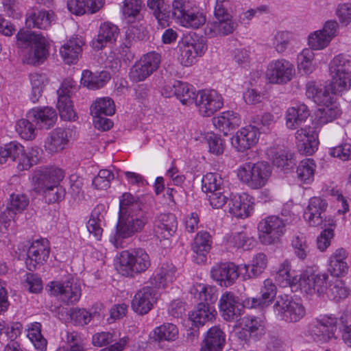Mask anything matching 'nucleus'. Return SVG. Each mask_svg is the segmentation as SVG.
<instances>
[{
  "label": "nucleus",
  "instance_id": "obj_1",
  "mask_svg": "<svg viewBox=\"0 0 351 351\" xmlns=\"http://www.w3.org/2000/svg\"><path fill=\"white\" fill-rule=\"evenodd\" d=\"M147 223L143 204L132 194L123 193L119 199L118 221L114 234L110 237V243L117 248L123 247L124 240L141 232Z\"/></svg>",
  "mask_w": 351,
  "mask_h": 351
},
{
  "label": "nucleus",
  "instance_id": "obj_2",
  "mask_svg": "<svg viewBox=\"0 0 351 351\" xmlns=\"http://www.w3.org/2000/svg\"><path fill=\"white\" fill-rule=\"evenodd\" d=\"M328 275L326 273H315L312 269H306L300 274L291 271L289 261L282 262L275 276L276 283L281 287H290L293 291L300 290L308 295L317 293L321 295L326 290Z\"/></svg>",
  "mask_w": 351,
  "mask_h": 351
},
{
  "label": "nucleus",
  "instance_id": "obj_3",
  "mask_svg": "<svg viewBox=\"0 0 351 351\" xmlns=\"http://www.w3.org/2000/svg\"><path fill=\"white\" fill-rule=\"evenodd\" d=\"M308 334L317 341L328 343L341 339L351 348V315L343 313L339 317L335 315L322 314L308 325Z\"/></svg>",
  "mask_w": 351,
  "mask_h": 351
},
{
  "label": "nucleus",
  "instance_id": "obj_4",
  "mask_svg": "<svg viewBox=\"0 0 351 351\" xmlns=\"http://www.w3.org/2000/svg\"><path fill=\"white\" fill-rule=\"evenodd\" d=\"M306 95L317 105L323 106L317 114L319 124L332 122L341 114L339 105L334 100L333 94L326 87H321L315 82H308L306 84Z\"/></svg>",
  "mask_w": 351,
  "mask_h": 351
},
{
  "label": "nucleus",
  "instance_id": "obj_5",
  "mask_svg": "<svg viewBox=\"0 0 351 351\" xmlns=\"http://www.w3.org/2000/svg\"><path fill=\"white\" fill-rule=\"evenodd\" d=\"M16 40L17 46L23 49V61L25 63L36 65L43 62L47 53L43 36L33 32L20 30L16 34Z\"/></svg>",
  "mask_w": 351,
  "mask_h": 351
},
{
  "label": "nucleus",
  "instance_id": "obj_6",
  "mask_svg": "<svg viewBox=\"0 0 351 351\" xmlns=\"http://www.w3.org/2000/svg\"><path fill=\"white\" fill-rule=\"evenodd\" d=\"M150 265L149 254L145 250L138 247L120 253L117 269L124 276H134L145 271Z\"/></svg>",
  "mask_w": 351,
  "mask_h": 351
},
{
  "label": "nucleus",
  "instance_id": "obj_7",
  "mask_svg": "<svg viewBox=\"0 0 351 351\" xmlns=\"http://www.w3.org/2000/svg\"><path fill=\"white\" fill-rule=\"evenodd\" d=\"M271 171V167L267 162H247L239 167L237 176L250 189H259L267 184Z\"/></svg>",
  "mask_w": 351,
  "mask_h": 351
},
{
  "label": "nucleus",
  "instance_id": "obj_8",
  "mask_svg": "<svg viewBox=\"0 0 351 351\" xmlns=\"http://www.w3.org/2000/svg\"><path fill=\"white\" fill-rule=\"evenodd\" d=\"M180 63L184 66L194 64L198 56H202L207 49L205 38L195 33L185 36L178 45Z\"/></svg>",
  "mask_w": 351,
  "mask_h": 351
},
{
  "label": "nucleus",
  "instance_id": "obj_9",
  "mask_svg": "<svg viewBox=\"0 0 351 351\" xmlns=\"http://www.w3.org/2000/svg\"><path fill=\"white\" fill-rule=\"evenodd\" d=\"M257 228L261 243L268 245L280 241L286 232V223L277 215H270L261 219Z\"/></svg>",
  "mask_w": 351,
  "mask_h": 351
},
{
  "label": "nucleus",
  "instance_id": "obj_10",
  "mask_svg": "<svg viewBox=\"0 0 351 351\" xmlns=\"http://www.w3.org/2000/svg\"><path fill=\"white\" fill-rule=\"evenodd\" d=\"M273 308L276 316L288 323L298 322L306 315V308L303 304L293 300L288 295L278 296Z\"/></svg>",
  "mask_w": 351,
  "mask_h": 351
},
{
  "label": "nucleus",
  "instance_id": "obj_11",
  "mask_svg": "<svg viewBox=\"0 0 351 351\" xmlns=\"http://www.w3.org/2000/svg\"><path fill=\"white\" fill-rule=\"evenodd\" d=\"M160 56L156 52L144 55L130 69V79L134 82L144 81L159 67Z\"/></svg>",
  "mask_w": 351,
  "mask_h": 351
},
{
  "label": "nucleus",
  "instance_id": "obj_12",
  "mask_svg": "<svg viewBox=\"0 0 351 351\" xmlns=\"http://www.w3.org/2000/svg\"><path fill=\"white\" fill-rule=\"evenodd\" d=\"M48 287L51 295L58 297L62 302L68 304H75L81 297L80 285L73 279L64 282L53 281Z\"/></svg>",
  "mask_w": 351,
  "mask_h": 351
},
{
  "label": "nucleus",
  "instance_id": "obj_13",
  "mask_svg": "<svg viewBox=\"0 0 351 351\" xmlns=\"http://www.w3.org/2000/svg\"><path fill=\"white\" fill-rule=\"evenodd\" d=\"M339 24L335 20L326 21L322 29L311 33L308 36V49L322 50L327 47L332 39L337 36Z\"/></svg>",
  "mask_w": 351,
  "mask_h": 351
},
{
  "label": "nucleus",
  "instance_id": "obj_14",
  "mask_svg": "<svg viewBox=\"0 0 351 351\" xmlns=\"http://www.w3.org/2000/svg\"><path fill=\"white\" fill-rule=\"evenodd\" d=\"M294 74L293 64L284 58L269 62L266 71V77L271 84H286L291 80Z\"/></svg>",
  "mask_w": 351,
  "mask_h": 351
},
{
  "label": "nucleus",
  "instance_id": "obj_15",
  "mask_svg": "<svg viewBox=\"0 0 351 351\" xmlns=\"http://www.w3.org/2000/svg\"><path fill=\"white\" fill-rule=\"evenodd\" d=\"M194 103L203 117H210L223 105V100L220 94L215 90L198 91Z\"/></svg>",
  "mask_w": 351,
  "mask_h": 351
},
{
  "label": "nucleus",
  "instance_id": "obj_16",
  "mask_svg": "<svg viewBox=\"0 0 351 351\" xmlns=\"http://www.w3.org/2000/svg\"><path fill=\"white\" fill-rule=\"evenodd\" d=\"M75 132L69 128H57L50 132L45 140V151L51 154L63 151L73 139Z\"/></svg>",
  "mask_w": 351,
  "mask_h": 351
},
{
  "label": "nucleus",
  "instance_id": "obj_17",
  "mask_svg": "<svg viewBox=\"0 0 351 351\" xmlns=\"http://www.w3.org/2000/svg\"><path fill=\"white\" fill-rule=\"evenodd\" d=\"M15 146L12 161L16 163L18 171H27L39 162L40 149L38 147H32L25 150V147L18 142Z\"/></svg>",
  "mask_w": 351,
  "mask_h": 351
},
{
  "label": "nucleus",
  "instance_id": "obj_18",
  "mask_svg": "<svg viewBox=\"0 0 351 351\" xmlns=\"http://www.w3.org/2000/svg\"><path fill=\"white\" fill-rule=\"evenodd\" d=\"M215 21H209L205 28V34L210 37L218 36H227L234 32L237 27V23L230 14H214Z\"/></svg>",
  "mask_w": 351,
  "mask_h": 351
},
{
  "label": "nucleus",
  "instance_id": "obj_19",
  "mask_svg": "<svg viewBox=\"0 0 351 351\" xmlns=\"http://www.w3.org/2000/svg\"><path fill=\"white\" fill-rule=\"evenodd\" d=\"M260 132L256 126L252 124L241 128L231 138V144L238 152H245L253 146L258 141Z\"/></svg>",
  "mask_w": 351,
  "mask_h": 351
},
{
  "label": "nucleus",
  "instance_id": "obj_20",
  "mask_svg": "<svg viewBox=\"0 0 351 351\" xmlns=\"http://www.w3.org/2000/svg\"><path fill=\"white\" fill-rule=\"evenodd\" d=\"M50 247L48 241L45 239L34 241L29 247L25 263L29 271L36 269L37 265L47 261L49 256Z\"/></svg>",
  "mask_w": 351,
  "mask_h": 351
},
{
  "label": "nucleus",
  "instance_id": "obj_21",
  "mask_svg": "<svg viewBox=\"0 0 351 351\" xmlns=\"http://www.w3.org/2000/svg\"><path fill=\"white\" fill-rule=\"evenodd\" d=\"M158 297V291L154 287H144L135 294L132 301V308L136 313L145 315L152 308Z\"/></svg>",
  "mask_w": 351,
  "mask_h": 351
},
{
  "label": "nucleus",
  "instance_id": "obj_22",
  "mask_svg": "<svg viewBox=\"0 0 351 351\" xmlns=\"http://www.w3.org/2000/svg\"><path fill=\"white\" fill-rule=\"evenodd\" d=\"M240 266L234 263H223L215 265L211 269L212 278L221 287H228L234 283L239 277Z\"/></svg>",
  "mask_w": 351,
  "mask_h": 351
},
{
  "label": "nucleus",
  "instance_id": "obj_23",
  "mask_svg": "<svg viewBox=\"0 0 351 351\" xmlns=\"http://www.w3.org/2000/svg\"><path fill=\"white\" fill-rule=\"evenodd\" d=\"M64 171L58 167H44L35 172L34 179L35 180L34 189L43 191L50 185H57L64 178Z\"/></svg>",
  "mask_w": 351,
  "mask_h": 351
},
{
  "label": "nucleus",
  "instance_id": "obj_24",
  "mask_svg": "<svg viewBox=\"0 0 351 351\" xmlns=\"http://www.w3.org/2000/svg\"><path fill=\"white\" fill-rule=\"evenodd\" d=\"M254 198L247 193L233 195L228 202V211L238 218L249 217L254 208Z\"/></svg>",
  "mask_w": 351,
  "mask_h": 351
},
{
  "label": "nucleus",
  "instance_id": "obj_25",
  "mask_svg": "<svg viewBox=\"0 0 351 351\" xmlns=\"http://www.w3.org/2000/svg\"><path fill=\"white\" fill-rule=\"evenodd\" d=\"M295 139L300 152L306 155H312L317 149L318 136L313 128L305 126L295 132Z\"/></svg>",
  "mask_w": 351,
  "mask_h": 351
},
{
  "label": "nucleus",
  "instance_id": "obj_26",
  "mask_svg": "<svg viewBox=\"0 0 351 351\" xmlns=\"http://www.w3.org/2000/svg\"><path fill=\"white\" fill-rule=\"evenodd\" d=\"M259 298H247L243 300V306L250 308H264L268 306L276 295V287L271 279H266L261 289Z\"/></svg>",
  "mask_w": 351,
  "mask_h": 351
},
{
  "label": "nucleus",
  "instance_id": "obj_27",
  "mask_svg": "<svg viewBox=\"0 0 351 351\" xmlns=\"http://www.w3.org/2000/svg\"><path fill=\"white\" fill-rule=\"evenodd\" d=\"M177 228V218L173 214H160L154 221V234L160 240L168 239L176 233Z\"/></svg>",
  "mask_w": 351,
  "mask_h": 351
},
{
  "label": "nucleus",
  "instance_id": "obj_28",
  "mask_svg": "<svg viewBox=\"0 0 351 351\" xmlns=\"http://www.w3.org/2000/svg\"><path fill=\"white\" fill-rule=\"evenodd\" d=\"M56 21V14L52 10L29 9L26 13L25 24L28 28L47 29Z\"/></svg>",
  "mask_w": 351,
  "mask_h": 351
},
{
  "label": "nucleus",
  "instance_id": "obj_29",
  "mask_svg": "<svg viewBox=\"0 0 351 351\" xmlns=\"http://www.w3.org/2000/svg\"><path fill=\"white\" fill-rule=\"evenodd\" d=\"M27 117L34 121L40 129L45 130L52 128L57 120L56 110L49 107L32 108L28 111Z\"/></svg>",
  "mask_w": 351,
  "mask_h": 351
},
{
  "label": "nucleus",
  "instance_id": "obj_30",
  "mask_svg": "<svg viewBox=\"0 0 351 351\" xmlns=\"http://www.w3.org/2000/svg\"><path fill=\"white\" fill-rule=\"evenodd\" d=\"M327 208L326 201L319 197L310 199L304 213V218L311 226H318L323 223V214Z\"/></svg>",
  "mask_w": 351,
  "mask_h": 351
},
{
  "label": "nucleus",
  "instance_id": "obj_31",
  "mask_svg": "<svg viewBox=\"0 0 351 351\" xmlns=\"http://www.w3.org/2000/svg\"><path fill=\"white\" fill-rule=\"evenodd\" d=\"M212 245L211 236L206 231L199 232L191 243V250L194 253L193 260L197 264L206 261V256L210 250Z\"/></svg>",
  "mask_w": 351,
  "mask_h": 351
},
{
  "label": "nucleus",
  "instance_id": "obj_32",
  "mask_svg": "<svg viewBox=\"0 0 351 351\" xmlns=\"http://www.w3.org/2000/svg\"><path fill=\"white\" fill-rule=\"evenodd\" d=\"M238 298L232 292L226 291L220 298L219 308L221 315L226 321H232L240 315Z\"/></svg>",
  "mask_w": 351,
  "mask_h": 351
},
{
  "label": "nucleus",
  "instance_id": "obj_33",
  "mask_svg": "<svg viewBox=\"0 0 351 351\" xmlns=\"http://www.w3.org/2000/svg\"><path fill=\"white\" fill-rule=\"evenodd\" d=\"M348 252L344 248L335 250L330 256L328 263V271L334 277L346 275L348 271L346 259Z\"/></svg>",
  "mask_w": 351,
  "mask_h": 351
},
{
  "label": "nucleus",
  "instance_id": "obj_34",
  "mask_svg": "<svg viewBox=\"0 0 351 351\" xmlns=\"http://www.w3.org/2000/svg\"><path fill=\"white\" fill-rule=\"evenodd\" d=\"M225 343V333L219 326H215L206 332L200 351H221Z\"/></svg>",
  "mask_w": 351,
  "mask_h": 351
},
{
  "label": "nucleus",
  "instance_id": "obj_35",
  "mask_svg": "<svg viewBox=\"0 0 351 351\" xmlns=\"http://www.w3.org/2000/svg\"><path fill=\"white\" fill-rule=\"evenodd\" d=\"M310 115L306 105L297 104L289 108L285 113L286 126L288 129L295 130L304 123Z\"/></svg>",
  "mask_w": 351,
  "mask_h": 351
},
{
  "label": "nucleus",
  "instance_id": "obj_36",
  "mask_svg": "<svg viewBox=\"0 0 351 351\" xmlns=\"http://www.w3.org/2000/svg\"><path fill=\"white\" fill-rule=\"evenodd\" d=\"M80 37L71 38L60 49V53L66 64H74L79 58L84 45Z\"/></svg>",
  "mask_w": 351,
  "mask_h": 351
},
{
  "label": "nucleus",
  "instance_id": "obj_37",
  "mask_svg": "<svg viewBox=\"0 0 351 351\" xmlns=\"http://www.w3.org/2000/svg\"><path fill=\"white\" fill-rule=\"evenodd\" d=\"M176 267L171 263H163L156 274L150 278V285L157 290L165 289L176 279Z\"/></svg>",
  "mask_w": 351,
  "mask_h": 351
},
{
  "label": "nucleus",
  "instance_id": "obj_38",
  "mask_svg": "<svg viewBox=\"0 0 351 351\" xmlns=\"http://www.w3.org/2000/svg\"><path fill=\"white\" fill-rule=\"evenodd\" d=\"M213 123L224 135H227L231 130L239 126L241 118L237 112L228 110L223 112L219 116L214 117Z\"/></svg>",
  "mask_w": 351,
  "mask_h": 351
},
{
  "label": "nucleus",
  "instance_id": "obj_39",
  "mask_svg": "<svg viewBox=\"0 0 351 351\" xmlns=\"http://www.w3.org/2000/svg\"><path fill=\"white\" fill-rule=\"evenodd\" d=\"M216 311L215 308L204 302H199L197 307L189 314V319L195 327L204 326L207 322L215 319Z\"/></svg>",
  "mask_w": 351,
  "mask_h": 351
},
{
  "label": "nucleus",
  "instance_id": "obj_40",
  "mask_svg": "<svg viewBox=\"0 0 351 351\" xmlns=\"http://www.w3.org/2000/svg\"><path fill=\"white\" fill-rule=\"evenodd\" d=\"M104 210L103 206H97L93 209L87 223V229L97 241L101 240L103 234L102 226H104Z\"/></svg>",
  "mask_w": 351,
  "mask_h": 351
},
{
  "label": "nucleus",
  "instance_id": "obj_41",
  "mask_svg": "<svg viewBox=\"0 0 351 351\" xmlns=\"http://www.w3.org/2000/svg\"><path fill=\"white\" fill-rule=\"evenodd\" d=\"M190 293L200 301L205 302V304L211 306L217 300V290L215 287L209 286L204 284L197 283L193 285L190 289Z\"/></svg>",
  "mask_w": 351,
  "mask_h": 351
},
{
  "label": "nucleus",
  "instance_id": "obj_42",
  "mask_svg": "<svg viewBox=\"0 0 351 351\" xmlns=\"http://www.w3.org/2000/svg\"><path fill=\"white\" fill-rule=\"evenodd\" d=\"M335 302H339L346 299L349 295V289L345 282L337 278L327 280L326 290L324 293Z\"/></svg>",
  "mask_w": 351,
  "mask_h": 351
},
{
  "label": "nucleus",
  "instance_id": "obj_43",
  "mask_svg": "<svg viewBox=\"0 0 351 351\" xmlns=\"http://www.w3.org/2000/svg\"><path fill=\"white\" fill-rule=\"evenodd\" d=\"M226 244L228 247L250 250L256 245V240L246 232H235L230 235Z\"/></svg>",
  "mask_w": 351,
  "mask_h": 351
},
{
  "label": "nucleus",
  "instance_id": "obj_44",
  "mask_svg": "<svg viewBox=\"0 0 351 351\" xmlns=\"http://www.w3.org/2000/svg\"><path fill=\"white\" fill-rule=\"evenodd\" d=\"M267 265V256L263 253H258L253 257L251 265H240V272L244 271L248 278L256 277L264 271Z\"/></svg>",
  "mask_w": 351,
  "mask_h": 351
},
{
  "label": "nucleus",
  "instance_id": "obj_45",
  "mask_svg": "<svg viewBox=\"0 0 351 351\" xmlns=\"http://www.w3.org/2000/svg\"><path fill=\"white\" fill-rule=\"evenodd\" d=\"M206 21V15L203 12H199L195 5L193 8L180 18L177 23L186 28L198 29L204 25Z\"/></svg>",
  "mask_w": 351,
  "mask_h": 351
},
{
  "label": "nucleus",
  "instance_id": "obj_46",
  "mask_svg": "<svg viewBox=\"0 0 351 351\" xmlns=\"http://www.w3.org/2000/svg\"><path fill=\"white\" fill-rule=\"evenodd\" d=\"M179 336L178 327L171 323H165L155 328L153 330V338L156 341H176Z\"/></svg>",
  "mask_w": 351,
  "mask_h": 351
},
{
  "label": "nucleus",
  "instance_id": "obj_47",
  "mask_svg": "<svg viewBox=\"0 0 351 351\" xmlns=\"http://www.w3.org/2000/svg\"><path fill=\"white\" fill-rule=\"evenodd\" d=\"M29 205L28 197L21 193H12L10 195L9 202L7 206L6 212L8 213V221L14 219V215L21 213Z\"/></svg>",
  "mask_w": 351,
  "mask_h": 351
},
{
  "label": "nucleus",
  "instance_id": "obj_48",
  "mask_svg": "<svg viewBox=\"0 0 351 351\" xmlns=\"http://www.w3.org/2000/svg\"><path fill=\"white\" fill-rule=\"evenodd\" d=\"M142 5L141 0L123 1L121 12L128 23L132 24L134 21L140 22L143 18L140 13Z\"/></svg>",
  "mask_w": 351,
  "mask_h": 351
},
{
  "label": "nucleus",
  "instance_id": "obj_49",
  "mask_svg": "<svg viewBox=\"0 0 351 351\" xmlns=\"http://www.w3.org/2000/svg\"><path fill=\"white\" fill-rule=\"evenodd\" d=\"M239 326L242 330L239 332L240 335L242 332H248L250 336H256L263 330L265 327L264 321L253 315L243 317L240 320Z\"/></svg>",
  "mask_w": 351,
  "mask_h": 351
},
{
  "label": "nucleus",
  "instance_id": "obj_50",
  "mask_svg": "<svg viewBox=\"0 0 351 351\" xmlns=\"http://www.w3.org/2000/svg\"><path fill=\"white\" fill-rule=\"evenodd\" d=\"M316 164L311 158L302 160L296 169L298 179L302 183L310 184L314 180Z\"/></svg>",
  "mask_w": 351,
  "mask_h": 351
},
{
  "label": "nucleus",
  "instance_id": "obj_51",
  "mask_svg": "<svg viewBox=\"0 0 351 351\" xmlns=\"http://www.w3.org/2000/svg\"><path fill=\"white\" fill-rule=\"evenodd\" d=\"M114 112V104L110 97L97 98L90 106V114L93 117L111 116Z\"/></svg>",
  "mask_w": 351,
  "mask_h": 351
},
{
  "label": "nucleus",
  "instance_id": "obj_52",
  "mask_svg": "<svg viewBox=\"0 0 351 351\" xmlns=\"http://www.w3.org/2000/svg\"><path fill=\"white\" fill-rule=\"evenodd\" d=\"M295 40V36L293 32L289 31H278L272 38V45L278 53L283 54Z\"/></svg>",
  "mask_w": 351,
  "mask_h": 351
},
{
  "label": "nucleus",
  "instance_id": "obj_53",
  "mask_svg": "<svg viewBox=\"0 0 351 351\" xmlns=\"http://www.w3.org/2000/svg\"><path fill=\"white\" fill-rule=\"evenodd\" d=\"M31 84V93L29 99L33 103L38 101L42 96L44 88L47 84V78L45 75L38 73L29 75Z\"/></svg>",
  "mask_w": 351,
  "mask_h": 351
},
{
  "label": "nucleus",
  "instance_id": "obj_54",
  "mask_svg": "<svg viewBox=\"0 0 351 351\" xmlns=\"http://www.w3.org/2000/svg\"><path fill=\"white\" fill-rule=\"evenodd\" d=\"M315 53L313 50L305 48L297 56V66L300 71L304 74H311L315 70L313 63Z\"/></svg>",
  "mask_w": 351,
  "mask_h": 351
},
{
  "label": "nucleus",
  "instance_id": "obj_55",
  "mask_svg": "<svg viewBox=\"0 0 351 351\" xmlns=\"http://www.w3.org/2000/svg\"><path fill=\"white\" fill-rule=\"evenodd\" d=\"M331 89L334 94H341L351 86V71L330 73Z\"/></svg>",
  "mask_w": 351,
  "mask_h": 351
},
{
  "label": "nucleus",
  "instance_id": "obj_56",
  "mask_svg": "<svg viewBox=\"0 0 351 351\" xmlns=\"http://www.w3.org/2000/svg\"><path fill=\"white\" fill-rule=\"evenodd\" d=\"M291 245L294 254L301 261L305 260L310 254L311 248L306 236L303 233L299 232L295 234L291 241Z\"/></svg>",
  "mask_w": 351,
  "mask_h": 351
},
{
  "label": "nucleus",
  "instance_id": "obj_57",
  "mask_svg": "<svg viewBox=\"0 0 351 351\" xmlns=\"http://www.w3.org/2000/svg\"><path fill=\"white\" fill-rule=\"evenodd\" d=\"M176 84H177L176 98L184 105L193 104L197 95L194 87L180 81H176Z\"/></svg>",
  "mask_w": 351,
  "mask_h": 351
},
{
  "label": "nucleus",
  "instance_id": "obj_58",
  "mask_svg": "<svg viewBox=\"0 0 351 351\" xmlns=\"http://www.w3.org/2000/svg\"><path fill=\"white\" fill-rule=\"evenodd\" d=\"M267 155L278 167L288 168L294 163L293 154L286 150L276 152L275 149H270L267 151Z\"/></svg>",
  "mask_w": 351,
  "mask_h": 351
},
{
  "label": "nucleus",
  "instance_id": "obj_59",
  "mask_svg": "<svg viewBox=\"0 0 351 351\" xmlns=\"http://www.w3.org/2000/svg\"><path fill=\"white\" fill-rule=\"evenodd\" d=\"M27 337L34 344V348L40 351L47 348V341L41 334V324L38 322L32 324L27 331Z\"/></svg>",
  "mask_w": 351,
  "mask_h": 351
},
{
  "label": "nucleus",
  "instance_id": "obj_60",
  "mask_svg": "<svg viewBox=\"0 0 351 351\" xmlns=\"http://www.w3.org/2000/svg\"><path fill=\"white\" fill-rule=\"evenodd\" d=\"M148 8L152 10L158 23L162 27L165 26L169 12L167 11L164 0H147Z\"/></svg>",
  "mask_w": 351,
  "mask_h": 351
},
{
  "label": "nucleus",
  "instance_id": "obj_61",
  "mask_svg": "<svg viewBox=\"0 0 351 351\" xmlns=\"http://www.w3.org/2000/svg\"><path fill=\"white\" fill-rule=\"evenodd\" d=\"M57 108L62 119L68 121L75 119V112L69 96L60 95L58 99Z\"/></svg>",
  "mask_w": 351,
  "mask_h": 351
},
{
  "label": "nucleus",
  "instance_id": "obj_62",
  "mask_svg": "<svg viewBox=\"0 0 351 351\" xmlns=\"http://www.w3.org/2000/svg\"><path fill=\"white\" fill-rule=\"evenodd\" d=\"M202 190L208 193L225 188L223 180L217 173H208L202 178Z\"/></svg>",
  "mask_w": 351,
  "mask_h": 351
},
{
  "label": "nucleus",
  "instance_id": "obj_63",
  "mask_svg": "<svg viewBox=\"0 0 351 351\" xmlns=\"http://www.w3.org/2000/svg\"><path fill=\"white\" fill-rule=\"evenodd\" d=\"M36 191L43 194L45 198V201L49 204H53L62 201L66 194L65 189L59 184H52L50 185V186H47L46 189H43V191Z\"/></svg>",
  "mask_w": 351,
  "mask_h": 351
},
{
  "label": "nucleus",
  "instance_id": "obj_64",
  "mask_svg": "<svg viewBox=\"0 0 351 351\" xmlns=\"http://www.w3.org/2000/svg\"><path fill=\"white\" fill-rule=\"evenodd\" d=\"M330 73L351 71V60L347 55L339 54L330 62Z\"/></svg>",
  "mask_w": 351,
  "mask_h": 351
}]
</instances>
